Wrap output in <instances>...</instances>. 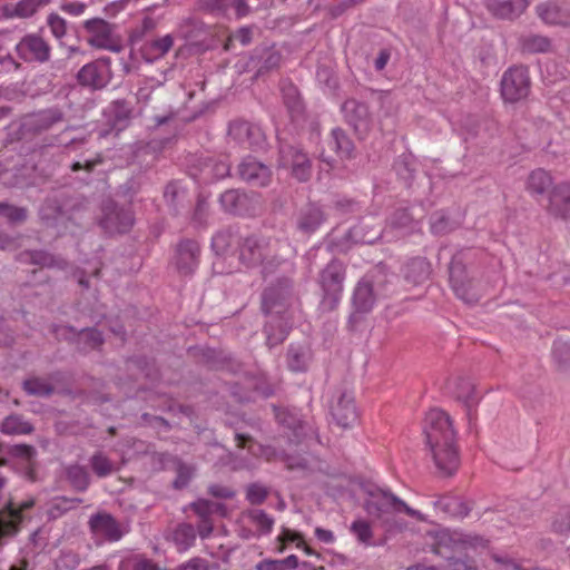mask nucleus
I'll use <instances>...</instances> for the list:
<instances>
[{
  "mask_svg": "<svg viewBox=\"0 0 570 570\" xmlns=\"http://www.w3.org/2000/svg\"><path fill=\"white\" fill-rule=\"evenodd\" d=\"M330 144L341 158L352 157L354 145L341 128H335L332 130Z\"/></svg>",
  "mask_w": 570,
  "mask_h": 570,
  "instance_id": "nucleus-38",
  "label": "nucleus"
},
{
  "mask_svg": "<svg viewBox=\"0 0 570 570\" xmlns=\"http://www.w3.org/2000/svg\"><path fill=\"white\" fill-rule=\"evenodd\" d=\"M253 60H256L257 73L263 75L279 67L282 55L275 48H263L256 52Z\"/></svg>",
  "mask_w": 570,
  "mask_h": 570,
  "instance_id": "nucleus-33",
  "label": "nucleus"
},
{
  "mask_svg": "<svg viewBox=\"0 0 570 570\" xmlns=\"http://www.w3.org/2000/svg\"><path fill=\"white\" fill-rule=\"evenodd\" d=\"M395 276L383 268H376L362 277L353 293V306L357 313H368L376 303L395 293Z\"/></svg>",
  "mask_w": 570,
  "mask_h": 570,
  "instance_id": "nucleus-3",
  "label": "nucleus"
},
{
  "mask_svg": "<svg viewBox=\"0 0 570 570\" xmlns=\"http://www.w3.org/2000/svg\"><path fill=\"white\" fill-rule=\"evenodd\" d=\"M282 94L284 104L287 107L292 118L301 116L304 107L297 88L292 83L284 85L282 87Z\"/></svg>",
  "mask_w": 570,
  "mask_h": 570,
  "instance_id": "nucleus-40",
  "label": "nucleus"
},
{
  "mask_svg": "<svg viewBox=\"0 0 570 570\" xmlns=\"http://www.w3.org/2000/svg\"><path fill=\"white\" fill-rule=\"evenodd\" d=\"M278 167L289 171L291 176L301 183L312 177V161L302 147L279 141Z\"/></svg>",
  "mask_w": 570,
  "mask_h": 570,
  "instance_id": "nucleus-6",
  "label": "nucleus"
},
{
  "mask_svg": "<svg viewBox=\"0 0 570 570\" xmlns=\"http://www.w3.org/2000/svg\"><path fill=\"white\" fill-rule=\"evenodd\" d=\"M228 134L234 140L246 144L253 150H261L265 147V134L262 128L255 124L245 120H235L230 122Z\"/></svg>",
  "mask_w": 570,
  "mask_h": 570,
  "instance_id": "nucleus-16",
  "label": "nucleus"
},
{
  "mask_svg": "<svg viewBox=\"0 0 570 570\" xmlns=\"http://www.w3.org/2000/svg\"><path fill=\"white\" fill-rule=\"evenodd\" d=\"M324 220L321 208L314 204L304 207L297 218V228L305 234L315 232Z\"/></svg>",
  "mask_w": 570,
  "mask_h": 570,
  "instance_id": "nucleus-29",
  "label": "nucleus"
},
{
  "mask_svg": "<svg viewBox=\"0 0 570 570\" xmlns=\"http://www.w3.org/2000/svg\"><path fill=\"white\" fill-rule=\"evenodd\" d=\"M0 453H6L13 458H21L30 461L35 456L36 450L33 446L27 444L7 445L0 443Z\"/></svg>",
  "mask_w": 570,
  "mask_h": 570,
  "instance_id": "nucleus-52",
  "label": "nucleus"
},
{
  "mask_svg": "<svg viewBox=\"0 0 570 570\" xmlns=\"http://www.w3.org/2000/svg\"><path fill=\"white\" fill-rule=\"evenodd\" d=\"M331 415L338 426H352L357 421L354 395L347 389L337 390L331 401Z\"/></svg>",
  "mask_w": 570,
  "mask_h": 570,
  "instance_id": "nucleus-12",
  "label": "nucleus"
},
{
  "mask_svg": "<svg viewBox=\"0 0 570 570\" xmlns=\"http://www.w3.org/2000/svg\"><path fill=\"white\" fill-rule=\"evenodd\" d=\"M552 529L559 534L570 533V508L561 510L552 522Z\"/></svg>",
  "mask_w": 570,
  "mask_h": 570,
  "instance_id": "nucleus-60",
  "label": "nucleus"
},
{
  "mask_svg": "<svg viewBox=\"0 0 570 570\" xmlns=\"http://www.w3.org/2000/svg\"><path fill=\"white\" fill-rule=\"evenodd\" d=\"M219 202L226 212L244 215L254 209L258 198L255 194L249 195L238 189H229L220 195Z\"/></svg>",
  "mask_w": 570,
  "mask_h": 570,
  "instance_id": "nucleus-20",
  "label": "nucleus"
},
{
  "mask_svg": "<svg viewBox=\"0 0 570 570\" xmlns=\"http://www.w3.org/2000/svg\"><path fill=\"white\" fill-rule=\"evenodd\" d=\"M424 434L433 462L443 475H452L459 468L460 458L455 443V431L448 413L440 409L428 412Z\"/></svg>",
  "mask_w": 570,
  "mask_h": 570,
  "instance_id": "nucleus-1",
  "label": "nucleus"
},
{
  "mask_svg": "<svg viewBox=\"0 0 570 570\" xmlns=\"http://www.w3.org/2000/svg\"><path fill=\"white\" fill-rule=\"evenodd\" d=\"M276 416L279 423L293 430V434L295 438H301L304 434L303 423L294 415L287 412H281Z\"/></svg>",
  "mask_w": 570,
  "mask_h": 570,
  "instance_id": "nucleus-58",
  "label": "nucleus"
},
{
  "mask_svg": "<svg viewBox=\"0 0 570 570\" xmlns=\"http://www.w3.org/2000/svg\"><path fill=\"white\" fill-rule=\"evenodd\" d=\"M552 186V178L548 171L538 168L530 173L527 180V190L532 196L546 194Z\"/></svg>",
  "mask_w": 570,
  "mask_h": 570,
  "instance_id": "nucleus-34",
  "label": "nucleus"
},
{
  "mask_svg": "<svg viewBox=\"0 0 570 570\" xmlns=\"http://www.w3.org/2000/svg\"><path fill=\"white\" fill-rule=\"evenodd\" d=\"M434 507L453 518L464 519L470 514L472 504L458 497L442 495L434 501Z\"/></svg>",
  "mask_w": 570,
  "mask_h": 570,
  "instance_id": "nucleus-28",
  "label": "nucleus"
},
{
  "mask_svg": "<svg viewBox=\"0 0 570 570\" xmlns=\"http://www.w3.org/2000/svg\"><path fill=\"white\" fill-rule=\"evenodd\" d=\"M292 297V282L284 278L277 282L276 285L267 287L262 296V308L268 314L275 311L281 313L277 307L284 306Z\"/></svg>",
  "mask_w": 570,
  "mask_h": 570,
  "instance_id": "nucleus-18",
  "label": "nucleus"
},
{
  "mask_svg": "<svg viewBox=\"0 0 570 570\" xmlns=\"http://www.w3.org/2000/svg\"><path fill=\"white\" fill-rule=\"evenodd\" d=\"M381 235V230H367V225L361 223L348 230L347 238L355 244H373Z\"/></svg>",
  "mask_w": 570,
  "mask_h": 570,
  "instance_id": "nucleus-42",
  "label": "nucleus"
},
{
  "mask_svg": "<svg viewBox=\"0 0 570 570\" xmlns=\"http://www.w3.org/2000/svg\"><path fill=\"white\" fill-rule=\"evenodd\" d=\"M32 430V425L20 415L7 416L1 426V431L6 434H29Z\"/></svg>",
  "mask_w": 570,
  "mask_h": 570,
  "instance_id": "nucleus-43",
  "label": "nucleus"
},
{
  "mask_svg": "<svg viewBox=\"0 0 570 570\" xmlns=\"http://www.w3.org/2000/svg\"><path fill=\"white\" fill-rule=\"evenodd\" d=\"M185 196V190L181 189L178 184L176 183H169L164 190V198L166 203L171 206L173 208H176L180 200Z\"/></svg>",
  "mask_w": 570,
  "mask_h": 570,
  "instance_id": "nucleus-59",
  "label": "nucleus"
},
{
  "mask_svg": "<svg viewBox=\"0 0 570 570\" xmlns=\"http://www.w3.org/2000/svg\"><path fill=\"white\" fill-rule=\"evenodd\" d=\"M111 78V60L108 57L86 63L77 73L78 82L92 90L105 88Z\"/></svg>",
  "mask_w": 570,
  "mask_h": 570,
  "instance_id": "nucleus-10",
  "label": "nucleus"
},
{
  "mask_svg": "<svg viewBox=\"0 0 570 570\" xmlns=\"http://www.w3.org/2000/svg\"><path fill=\"white\" fill-rule=\"evenodd\" d=\"M528 0H488V9L497 18L514 20L529 7Z\"/></svg>",
  "mask_w": 570,
  "mask_h": 570,
  "instance_id": "nucleus-23",
  "label": "nucleus"
},
{
  "mask_svg": "<svg viewBox=\"0 0 570 570\" xmlns=\"http://www.w3.org/2000/svg\"><path fill=\"white\" fill-rule=\"evenodd\" d=\"M492 563L489 564L490 570H525L522 566L508 554L491 552Z\"/></svg>",
  "mask_w": 570,
  "mask_h": 570,
  "instance_id": "nucleus-51",
  "label": "nucleus"
},
{
  "mask_svg": "<svg viewBox=\"0 0 570 570\" xmlns=\"http://www.w3.org/2000/svg\"><path fill=\"white\" fill-rule=\"evenodd\" d=\"M195 540L196 530L189 523L179 524L173 533V541L180 551L190 548L194 544Z\"/></svg>",
  "mask_w": 570,
  "mask_h": 570,
  "instance_id": "nucleus-41",
  "label": "nucleus"
},
{
  "mask_svg": "<svg viewBox=\"0 0 570 570\" xmlns=\"http://www.w3.org/2000/svg\"><path fill=\"white\" fill-rule=\"evenodd\" d=\"M538 18L547 26L570 28V6L554 0L540 2L534 8Z\"/></svg>",
  "mask_w": 570,
  "mask_h": 570,
  "instance_id": "nucleus-14",
  "label": "nucleus"
},
{
  "mask_svg": "<svg viewBox=\"0 0 570 570\" xmlns=\"http://www.w3.org/2000/svg\"><path fill=\"white\" fill-rule=\"evenodd\" d=\"M90 466L98 478H106L116 471L115 463L98 452L90 458Z\"/></svg>",
  "mask_w": 570,
  "mask_h": 570,
  "instance_id": "nucleus-46",
  "label": "nucleus"
},
{
  "mask_svg": "<svg viewBox=\"0 0 570 570\" xmlns=\"http://www.w3.org/2000/svg\"><path fill=\"white\" fill-rule=\"evenodd\" d=\"M87 35V42L96 49L118 52L121 49L120 40L116 35V26L101 18H91L82 23Z\"/></svg>",
  "mask_w": 570,
  "mask_h": 570,
  "instance_id": "nucleus-7",
  "label": "nucleus"
},
{
  "mask_svg": "<svg viewBox=\"0 0 570 570\" xmlns=\"http://www.w3.org/2000/svg\"><path fill=\"white\" fill-rule=\"evenodd\" d=\"M174 46V37L165 35L146 41L141 48L142 58L148 62H154L165 57Z\"/></svg>",
  "mask_w": 570,
  "mask_h": 570,
  "instance_id": "nucleus-27",
  "label": "nucleus"
},
{
  "mask_svg": "<svg viewBox=\"0 0 570 570\" xmlns=\"http://www.w3.org/2000/svg\"><path fill=\"white\" fill-rule=\"evenodd\" d=\"M431 230L434 234H445L454 228V224L444 212H436L430 218Z\"/></svg>",
  "mask_w": 570,
  "mask_h": 570,
  "instance_id": "nucleus-55",
  "label": "nucleus"
},
{
  "mask_svg": "<svg viewBox=\"0 0 570 570\" xmlns=\"http://www.w3.org/2000/svg\"><path fill=\"white\" fill-rule=\"evenodd\" d=\"M521 48L529 53H548L552 51V40L543 35L531 33L520 40Z\"/></svg>",
  "mask_w": 570,
  "mask_h": 570,
  "instance_id": "nucleus-35",
  "label": "nucleus"
},
{
  "mask_svg": "<svg viewBox=\"0 0 570 570\" xmlns=\"http://www.w3.org/2000/svg\"><path fill=\"white\" fill-rule=\"evenodd\" d=\"M553 358L562 366L570 365V342L558 340L553 343Z\"/></svg>",
  "mask_w": 570,
  "mask_h": 570,
  "instance_id": "nucleus-56",
  "label": "nucleus"
},
{
  "mask_svg": "<svg viewBox=\"0 0 570 570\" xmlns=\"http://www.w3.org/2000/svg\"><path fill=\"white\" fill-rule=\"evenodd\" d=\"M450 283L455 295L466 304H474L480 296L473 289L471 281L468 278L464 265L453 258L449 267Z\"/></svg>",
  "mask_w": 570,
  "mask_h": 570,
  "instance_id": "nucleus-15",
  "label": "nucleus"
},
{
  "mask_svg": "<svg viewBox=\"0 0 570 570\" xmlns=\"http://www.w3.org/2000/svg\"><path fill=\"white\" fill-rule=\"evenodd\" d=\"M49 0H20L16 4H8L3 12L7 18H30L40 8L47 6Z\"/></svg>",
  "mask_w": 570,
  "mask_h": 570,
  "instance_id": "nucleus-30",
  "label": "nucleus"
},
{
  "mask_svg": "<svg viewBox=\"0 0 570 570\" xmlns=\"http://www.w3.org/2000/svg\"><path fill=\"white\" fill-rule=\"evenodd\" d=\"M0 216L4 217L10 224H21L28 217V210L24 207H18L8 203H0Z\"/></svg>",
  "mask_w": 570,
  "mask_h": 570,
  "instance_id": "nucleus-50",
  "label": "nucleus"
},
{
  "mask_svg": "<svg viewBox=\"0 0 570 570\" xmlns=\"http://www.w3.org/2000/svg\"><path fill=\"white\" fill-rule=\"evenodd\" d=\"M200 246L196 240L185 239L177 245L176 267L180 274L190 275L198 267Z\"/></svg>",
  "mask_w": 570,
  "mask_h": 570,
  "instance_id": "nucleus-19",
  "label": "nucleus"
},
{
  "mask_svg": "<svg viewBox=\"0 0 570 570\" xmlns=\"http://www.w3.org/2000/svg\"><path fill=\"white\" fill-rule=\"evenodd\" d=\"M530 91L529 71L525 67L508 69L501 80V94L505 101L515 102L528 96Z\"/></svg>",
  "mask_w": 570,
  "mask_h": 570,
  "instance_id": "nucleus-8",
  "label": "nucleus"
},
{
  "mask_svg": "<svg viewBox=\"0 0 570 570\" xmlns=\"http://www.w3.org/2000/svg\"><path fill=\"white\" fill-rule=\"evenodd\" d=\"M267 489L259 483H253L248 485L246 491V498L252 504H261L267 498Z\"/></svg>",
  "mask_w": 570,
  "mask_h": 570,
  "instance_id": "nucleus-62",
  "label": "nucleus"
},
{
  "mask_svg": "<svg viewBox=\"0 0 570 570\" xmlns=\"http://www.w3.org/2000/svg\"><path fill=\"white\" fill-rule=\"evenodd\" d=\"M229 171L230 165L223 158L206 157L199 164V176L204 183L223 179Z\"/></svg>",
  "mask_w": 570,
  "mask_h": 570,
  "instance_id": "nucleus-25",
  "label": "nucleus"
},
{
  "mask_svg": "<svg viewBox=\"0 0 570 570\" xmlns=\"http://www.w3.org/2000/svg\"><path fill=\"white\" fill-rule=\"evenodd\" d=\"M194 512L199 517V519L210 518L213 513H215V502L209 500L199 499L196 502L190 504Z\"/></svg>",
  "mask_w": 570,
  "mask_h": 570,
  "instance_id": "nucleus-64",
  "label": "nucleus"
},
{
  "mask_svg": "<svg viewBox=\"0 0 570 570\" xmlns=\"http://www.w3.org/2000/svg\"><path fill=\"white\" fill-rule=\"evenodd\" d=\"M47 24L52 36L59 41H62L68 33V23L58 13H50L47 17Z\"/></svg>",
  "mask_w": 570,
  "mask_h": 570,
  "instance_id": "nucleus-54",
  "label": "nucleus"
},
{
  "mask_svg": "<svg viewBox=\"0 0 570 570\" xmlns=\"http://www.w3.org/2000/svg\"><path fill=\"white\" fill-rule=\"evenodd\" d=\"M104 343V337L97 328H85L77 334V348L81 352H89L98 348Z\"/></svg>",
  "mask_w": 570,
  "mask_h": 570,
  "instance_id": "nucleus-36",
  "label": "nucleus"
},
{
  "mask_svg": "<svg viewBox=\"0 0 570 570\" xmlns=\"http://www.w3.org/2000/svg\"><path fill=\"white\" fill-rule=\"evenodd\" d=\"M454 394L468 409H471L479 401L475 394V386L468 379H458L455 381Z\"/></svg>",
  "mask_w": 570,
  "mask_h": 570,
  "instance_id": "nucleus-39",
  "label": "nucleus"
},
{
  "mask_svg": "<svg viewBox=\"0 0 570 570\" xmlns=\"http://www.w3.org/2000/svg\"><path fill=\"white\" fill-rule=\"evenodd\" d=\"M430 275L431 265L422 257L411 259L404 267L405 279L414 285L425 282Z\"/></svg>",
  "mask_w": 570,
  "mask_h": 570,
  "instance_id": "nucleus-32",
  "label": "nucleus"
},
{
  "mask_svg": "<svg viewBox=\"0 0 570 570\" xmlns=\"http://www.w3.org/2000/svg\"><path fill=\"white\" fill-rule=\"evenodd\" d=\"M23 390L29 395L35 396H49L53 393V386L46 380L32 377L23 382Z\"/></svg>",
  "mask_w": 570,
  "mask_h": 570,
  "instance_id": "nucleus-47",
  "label": "nucleus"
},
{
  "mask_svg": "<svg viewBox=\"0 0 570 570\" xmlns=\"http://www.w3.org/2000/svg\"><path fill=\"white\" fill-rule=\"evenodd\" d=\"M238 175L243 180L255 187H266L272 180L269 167L253 157H246L240 161Z\"/></svg>",
  "mask_w": 570,
  "mask_h": 570,
  "instance_id": "nucleus-17",
  "label": "nucleus"
},
{
  "mask_svg": "<svg viewBox=\"0 0 570 570\" xmlns=\"http://www.w3.org/2000/svg\"><path fill=\"white\" fill-rule=\"evenodd\" d=\"M364 508L371 517L382 523L386 531H401L404 528V524L397 522L394 518L399 513L423 520L420 511L410 508L403 500L385 490L372 492Z\"/></svg>",
  "mask_w": 570,
  "mask_h": 570,
  "instance_id": "nucleus-4",
  "label": "nucleus"
},
{
  "mask_svg": "<svg viewBox=\"0 0 570 570\" xmlns=\"http://www.w3.org/2000/svg\"><path fill=\"white\" fill-rule=\"evenodd\" d=\"M342 111L346 121L353 126L355 131L363 134L370 128L371 115L368 107L357 101L356 99H348L342 106Z\"/></svg>",
  "mask_w": 570,
  "mask_h": 570,
  "instance_id": "nucleus-22",
  "label": "nucleus"
},
{
  "mask_svg": "<svg viewBox=\"0 0 570 570\" xmlns=\"http://www.w3.org/2000/svg\"><path fill=\"white\" fill-rule=\"evenodd\" d=\"M448 540L453 548L461 551L482 552L489 548V540L480 534L453 531L443 533L441 541Z\"/></svg>",
  "mask_w": 570,
  "mask_h": 570,
  "instance_id": "nucleus-21",
  "label": "nucleus"
},
{
  "mask_svg": "<svg viewBox=\"0 0 570 570\" xmlns=\"http://www.w3.org/2000/svg\"><path fill=\"white\" fill-rule=\"evenodd\" d=\"M66 120L59 107H51L30 114L23 118L21 130L24 135H41Z\"/></svg>",
  "mask_w": 570,
  "mask_h": 570,
  "instance_id": "nucleus-9",
  "label": "nucleus"
},
{
  "mask_svg": "<svg viewBox=\"0 0 570 570\" xmlns=\"http://www.w3.org/2000/svg\"><path fill=\"white\" fill-rule=\"evenodd\" d=\"M232 245V235L228 232H218L213 236L212 247L218 255L225 254Z\"/></svg>",
  "mask_w": 570,
  "mask_h": 570,
  "instance_id": "nucleus-61",
  "label": "nucleus"
},
{
  "mask_svg": "<svg viewBox=\"0 0 570 570\" xmlns=\"http://www.w3.org/2000/svg\"><path fill=\"white\" fill-rule=\"evenodd\" d=\"M351 531L362 543H370L373 532L371 525L365 520H356L351 525Z\"/></svg>",
  "mask_w": 570,
  "mask_h": 570,
  "instance_id": "nucleus-57",
  "label": "nucleus"
},
{
  "mask_svg": "<svg viewBox=\"0 0 570 570\" xmlns=\"http://www.w3.org/2000/svg\"><path fill=\"white\" fill-rule=\"evenodd\" d=\"M101 212L102 216L99 219V225L110 235L126 233L134 224L131 212L118 207L112 200L104 202Z\"/></svg>",
  "mask_w": 570,
  "mask_h": 570,
  "instance_id": "nucleus-11",
  "label": "nucleus"
},
{
  "mask_svg": "<svg viewBox=\"0 0 570 570\" xmlns=\"http://www.w3.org/2000/svg\"><path fill=\"white\" fill-rule=\"evenodd\" d=\"M94 533L105 537L109 541H118L122 533L116 519L108 513H97L89 520Z\"/></svg>",
  "mask_w": 570,
  "mask_h": 570,
  "instance_id": "nucleus-24",
  "label": "nucleus"
},
{
  "mask_svg": "<svg viewBox=\"0 0 570 570\" xmlns=\"http://www.w3.org/2000/svg\"><path fill=\"white\" fill-rule=\"evenodd\" d=\"M16 52L26 62L43 63L50 58L51 47L39 35L29 33L16 45Z\"/></svg>",
  "mask_w": 570,
  "mask_h": 570,
  "instance_id": "nucleus-13",
  "label": "nucleus"
},
{
  "mask_svg": "<svg viewBox=\"0 0 570 570\" xmlns=\"http://www.w3.org/2000/svg\"><path fill=\"white\" fill-rule=\"evenodd\" d=\"M194 466L183 462L181 460L175 461L176 478L173 481V487L177 490L184 489L188 485L194 475Z\"/></svg>",
  "mask_w": 570,
  "mask_h": 570,
  "instance_id": "nucleus-49",
  "label": "nucleus"
},
{
  "mask_svg": "<svg viewBox=\"0 0 570 570\" xmlns=\"http://www.w3.org/2000/svg\"><path fill=\"white\" fill-rule=\"evenodd\" d=\"M285 252H291L286 240L264 235H250L239 245V259L248 266H262L263 273H272L274 268L285 261Z\"/></svg>",
  "mask_w": 570,
  "mask_h": 570,
  "instance_id": "nucleus-2",
  "label": "nucleus"
},
{
  "mask_svg": "<svg viewBox=\"0 0 570 570\" xmlns=\"http://www.w3.org/2000/svg\"><path fill=\"white\" fill-rule=\"evenodd\" d=\"M230 0H197L199 9L208 12L223 13L229 8Z\"/></svg>",
  "mask_w": 570,
  "mask_h": 570,
  "instance_id": "nucleus-63",
  "label": "nucleus"
},
{
  "mask_svg": "<svg viewBox=\"0 0 570 570\" xmlns=\"http://www.w3.org/2000/svg\"><path fill=\"white\" fill-rule=\"evenodd\" d=\"M62 214V205L57 197H48L39 209V216L41 220L46 222L47 224H52Z\"/></svg>",
  "mask_w": 570,
  "mask_h": 570,
  "instance_id": "nucleus-44",
  "label": "nucleus"
},
{
  "mask_svg": "<svg viewBox=\"0 0 570 570\" xmlns=\"http://www.w3.org/2000/svg\"><path fill=\"white\" fill-rule=\"evenodd\" d=\"M287 364L294 372L305 371L307 367L306 353L301 347H289L287 353Z\"/></svg>",
  "mask_w": 570,
  "mask_h": 570,
  "instance_id": "nucleus-53",
  "label": "nucleus"
},
{
  "mask_svg": "<svg viewBox=\"0 0 570 570\" xmlns=\"http://www.w3.org/2000/svg\"><path fill=\"white\" fill-rule=\"evenodd\" d=\"M548 209L551 214L566 218L570 214V184L556 186L550 196Z\"/></svg>",
  "mask_w": 570,
  "mask_h": 570,
  "instance_id": "nucleus-26",
  "label": "nucleus"
},
{
  "mask_svg": "<svg viewBox=\"0 0 570 570\" xmlns=\"http://www.w3.org/2000/svg\"><path fill=\"white\" fill-rule=\"evenodd\" d=\"M345 279V267L340 261H331L320 274V284L323 289L321 308L325 312L337 307L342 294L343 282Z\"/></svg>",
  "mask_w": 570,
  "mask_h": 570,
  "instance_id": "nucleus-5",
  "label": "nucleus"
},
{
  "mask_svg": "<svg viewBox=\"0 0 570 570\" xmlns=\"http://www.w3.org/2000/svg\"><path fill=\"white\" fill-rule=\"evenodd\" d=\"M249 521L262 534H268L274 525V519L264 510L253 509L247 514Z\"/></svg>",
  "mask_w": 570,
  "mask_h": 570,
  "instance_id": "nucleus-48",
  "label": "nucleus"
},
{
  "mask_svg": "<svg viewBox=\"0 0 570 570\" xmlns=\"http://www.w3.org/2000/svg\"><path fill=\"white\" fill-rule=\"evenodd\" d=\"M81 503L82 499L80 498L57 497L50 501L48 514L52 519H58Z\"/></svg>",
  "mask_w": 570,
  "mask_h": 570,
  "instance_id": "nucleus-37",
  "label": "nucleus"
},
{
  "mask_svg": "<svg viewBox=\"0 0 570 570\" xmlns=\"http://www.w3.org/2000/svg\"><path fill=\"white\" fill-rule=\"evenodd\" d=\"M19 261L21 263H29L40 267L65 268L67 265L63 259L57 258L45 250H26L20 253Z\"/></svg>",
  "mask_w": 570,
  "mask_h": 570,
  "instance_id": "nucleus-31",
  "label": "nucleus"
},
{
  "mask_svg": "<svg viewBox=\"0 0 570 570\" xmlns=\"http://www.w3.org/2000/svg\"><path fill=\"white\" fill-rule=\"evenodd\" d=\"M67 479L77 491H86L90 483L87 470L80 465H71L67 469Z\"/></svg>",
  "mask_w": 570,
  "mask_h": 570,
  "instance_id": "nucleus-45",
  "label": "nucleus"
}]
</instances>
